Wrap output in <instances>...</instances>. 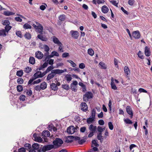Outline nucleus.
I'll return each instance as SVG.
<instances>
[{"mask_svg": "<svg viewBox=\"0 0 152 152\" xmlns=\"http://www.w3.org/2000/svg\"><path fill=\"white\" fill-rule=\"evenodd\" d=\"M33 137L34 139V140L36 141H37L39 142H41L42 141V138L37 136V134H35L33 135Z\"/></svg>", "mask_w": 152, "mask_h": 152, "instance_id": "9b49d317", "label": "nucleus"}, {"mask_svg": "<svg viewBox=\"0 0 152 152\" xmlns=\"http://www.w3.org/2000/svg\"><path fill=\"white\" fill-rule=\"evenodd\" d=\"M23 73V70H19L17 71L16 75L18 76L21 77L22 76Z\"/></svg>", "mask_w": 152, "mask_h": 152, "instance_id": "c03bdc74", "label": "nucleus"}, {"mask_svg": "<svg viewBox=\"0 0 152 152\" xmlns=\"http://www.w3.org/2000/svg\"><path fill=\"white\" fill-rule=\"evenodd\" d=\"M124 71L125 74L128 75L130 73V71L128 67L127 66H125L124 67Z\"/></svg>", "mask_w": 152, "mask_h": 152, "instance_id": "bb28decb", "label": "nucleus"}, {"mask_svg": "<svg viewBox=\"0 0 152 152\" xmlns=\"http://www.w3.org/2000/svg\"><path fill=\"white\" fill-rule=\"evenodd\" d=\"M62 87L64 89L66 90H68L69 88V86L67 84L63 85Z\"/></svg>", "mask_w": 152, "mask_h": 152, "instance_id": "bf43d9fd", "label": "nucleus"}, {"mask_svg": "<svg viewBox=\"0 0 152 152\" xmlns=\"http://www.w3.org/2000/svg\"><path fill=\"white\" fill-rule=\"evenodd\" d=\"M108 125L109 129L110 130H113V126L112 123L111 122H109L108 123Z\"/></svg>", "mask_w": 152, "mask_h": 152, "instance_id": "09e8293b", "label": "nucleus"}, {"mask_svg": "<svg viewBox=\"0 0 152 152\" xmlns=\"http://www.w3.org/2000/svg\"><path fill=\"white\" fill-rule=\"evenodd\" d=\"M24 146L26 148V149L27 150L30 149L31 147V145L28 143H26L25 144Z\"/></svg>", "mask_w": 152, "mask_h": 152, "instance_id": "4d7b16f0", "label": "nucleus"}, {"mask_svg": "<svg viewBox=\"0 0 152 152\" xmlns=\"http://www.w3.org/2000/svg\"><path fill=\"white\" fill-rule=\"evenodd\" d=\"M139 91L140 93L144 92L147 93V91L146 90L144 89L143 88H141L139 89Z\"/></svg>", "mask_w": 152, "mask_h": 152, "instance_id": "338daca9", "label": "nucleus"}, {"mask_svg": "<svg viewBox=\"0 0 152 152\" xmlns=\"http://www.w3.org/2000/svg\"><path fill=\"white\" fill-rule=\"evenodd\" d=\"M17 91L19 92L22 91L23 90V87L20 85H18L17 86Z\"/></svg>", "mask_w": 152, "mask_h": 152, "instance_id": "58836bf2", "label": "nucleus"}, {"mask_svg": "<svg viewBox=\"0 0 152 152\" xmlns=\"http://www.w3.org/2000/svg\"><path fill=\"white\" fill-rule=\"evenodd\" d=\"M95 118L90 116V117L87 119V122L88 124H91L95 121Z\"/></svg>", "mask_w": 152, "mask_h": 152, "instance_id": "4be33fe9", "label": "nucleus"}, {"mask_svg": "<svg viewBox=\"0 0 152 152\" xmlns=\"http://www.w3.org/2000/svg\"><path fill=\"white\" fill-rule=\"evenodd\" d=\"M132 36L135 39H139L140 36V33L138 31L133 32L132 33Z\"/></svg>", "mask_w": 152, "mask_h": 152, "instance_id": "6e6552de", "label": "nucleus"}, {"mask_svg": "<svg viewBox=\"0 0 152 152\" xmlns=\"http://www.w3.org/2000/svg\"><path fill=\"white\" fill-rule=\"evenodd\" d=\"M54 69L53 66H50L48 67L46 70L44 72L45 74H46L47 73H48L50 71H51Z\"/></svg>", "mask_w": 152, "mask_h": 152, "instance_id": "6ab92c4d", "label": "nucleus"}, {"mask_svg": "<svg viewBox=\"0 0 152 152\" xmlns=\"http://www.w3.org/2000/svg\"><path fill=\"white\" fill-rule=\"evenodd\" d=\"M29 63L32 64H34L35 62V59L33 57H30L29 59Z\"/></svg>", "mask_w": 152, "mask_h": 152, "instance_id": "a878e982", "label": "nucleus"}, {"mask_svg": "<svg viewBox=\"0 0 152 152\" xmlns=\"http://www.w3.org/2000/svg\"><path fill=\"white\" fill-rule=\"evenodd\" d=\"M37 31L40 34H42L43 32V27L42 26H40L39 27H38L36 29Z\"/></svg>", "mask_w": 152, "mask_h": 152, "instance_id": "b1692460", "label": "nucleus"}, {"mask_svg": "<svg viewBox=\"0 0 152 152\" xmlns=\"http://www.w3.org/2000/svg\"><path fill=\"white\" fill-rule=\"evenodd\" d=\"M12 27L10 26H6L5 27V31L7 33H8V31L11 29Z\"/></svg>", "mask_w": 152, "mask_h": 152, "instance_id": "4c0bfd02", "label": "nucleus"}, {"mask_svg": "<svg viewBox=\"0 0 152 152\" xmlns=\"http://www.w3.org/2000/svg\"><path fill=\"white\" fill-rule=\"evenodd\" d=\"M17 83L19 84H22L23 83V80L21 78H18L17 80Z\"/></svg>", "mask_w": 152, "mask_h": 152, "instance_id": "8fccbe9b", "label": "nucleus"}, {"mask_svg": "<svg viewBox=\"0 0 152 152\" xmlns=\"http://www.w3.org/2000/svg\"><path fill=\"white\" fill-rule=\"evenodd\" d=\"M65 78L68 82H70L72 79L71 75L70 74L66 75L65 77Z\"/></svg>", "mask_w": 152, "mask_h": 152, "instance_id": "cd10ccee", "label": "nucleus"}, {"mask_svg": "<svg viewBox=\"0 0 152 152\" xmlns=\"http://www.w3.org/2000/svg\"><path fill=\"white\" fill-rule=\"evenodd\" d=\"M85 64L83 63H81L79 65V67L81 69H83L85 67Z\"/></svg>", "mask_w": 152, "mask_h": 152, "instance_id": "774afa93", "label": "nucleus"}, {"mask_svg": "<svg viewBox=\"0 0 152 152\" xmlns=\"http://www.w3.org/2000/svg\"><path fill=\"white\" fill-rule=\"evenodd\" d=\"M81 110L82 111L86 112L88 109V107L86 104L85 102H82L81 104Z\"/></svg>", "mask_w": 152, "mask_h": 152, "instance_id": "9d476101", "label": "nucleus"}, {"mask_svg": "<svg viewBox=\"0 0 152 152\" xmlns=\"http://www.w3.org/2000/svg\"><path fill=\"white\" fill-rule=\"evenodd\" d=\"M6 32L4 29H3L0 30V36L2 37H5L6 35Z\"/></svg>", "mask_w": 152, "mask_h": 152, "instance_id": "c756f323", "label": "nucleus"}, {"mask_svg": "<svg viewBox=\"0 0 152 152\" xmlns=\"http://www.w3.org/2000/svg\"><path fill=\"white\" fill-rule=\"evenodd\" d=\"M124 121L127 124H132V121L128 118L124 119Z\"/></svg>", "mask_w": 152, "mask_h": 152, "instance_id": "e433bc0d", "label": "nucleus"}, {"mask_svg": "<svg viewBox=\"0 0 152 152\" xmlns=\"http://www.w3.org/2000/svg\"><path fill=\"white\" fill-rule=\"evenodd\" d=\"M88 53L91 56H93L94 54V51L92 49H89L88 51Z\"/></svg>", "mask_w": 152, "mask_h": 152, "instance_id": "ea45409f", "label": "nucleus"}, {"mask_svg": "<svg viewBox=\"0 0 152 152\" xmlns=\"http://www.w3.org/2000/svg\"><path fill=\"white\" fill-rule=\"evenodd\" d=\"M99 64L102 67V68L103 69H105L106 68V66L105 65V64L102 62H100Z\"/></svg>", "mask_w": 152, "mask_h": 152, "instance_id": "5fc2aeb1", "label": "nucleus"}, {"mask_svg": "<svg viewBox=\"0 0 152 152\" xmlns=\"http://www.w3.org/2000/svg\"><path fill=\"white\" fill-rule=\"evenodd\" d=\"M45 51L47 52V53L48 55L49 54V52L48 51L50 50V48L49 47L46 45H43V48Z\"/></svg>", "mask_w": 152, "mask_h": 152, "instance_id": "5701e85b", "label": "nucleus"}, {"mask_svg": "<svg viewBox=\"0 0 152 152\" xmlns=\"http://www.w3.org/2000/svg\"><path fill=\"white\" fill-rule=\"evenodd\" d=\"M145 53L146 56H149L150 55L151 52L149 50V49L147 46L145 47Z\"/></svg>", "mask_w": 152, "mask_h": 152, "instance_id": "4468645a", "label": "nucleus"}, {"mask_svg": "<svg viewBox=\"0 0 152 152\" xmlns=\"http://www.w3.org/2000/svg\"><path fill=\"white\" fill-rule=\"evenodd\" d=\"M111 86L112 89L114 90H116L117 87L113 82H111Z\"/></svg>", "mask_w": 152, "mask_h": 152, "instance_id": "79ce46f5", "label": "nucleus"}, {"mask_svg": "<svg viewBox=\"0 0 152 152\" xmlns=\"http://www.w3.org/2000/svg\"><path fill=\"white\" fill-rule=\"evenodd\" d=\"M65 19V16L64 15H61L59 17V19L61 21L64 20Z\"/></svg>", "mask_w": 152, "mask_h": 152, "instance_id": "c9c22d12", "label": "nucleus"}, {"mask_svg": "<svg viewBox=\"0 0 152 152\" xmlns=\"http://www.w3.org/2000/svg\"><path fill=\"white\" fill-rule=\"evenodd\" d=\"M89 129L91 132H95L96 129V127L92 124H91L89 127Z\"/></svg>", "mask_w": 152, "mask_h": 152, "instance_id": "dca6fc26", "label": "nucleus"}, {"mask_svg": "<svg viewBox=\"0 0 152 152\" xmlns=\"http://www.w3.org/2000/svg\"><path fill=\"white\" fill-rule=\"evenodd\" d=\"M93 94L91 92H87L83 96V100L84 102H87L89 101L90 99L93 98Z\"/></svg>", "mask_w": 152, "mask_h": 152, "instance_id": "f257e3e1", "label": "nucleus"}, {"mask_svg": "<svg viewBox=\"0 0 152 152\" xmlns=\"http://www.w3.org/2000/svg\"><path fill=\"white\" fill-rule=\"evenodd\" d=\"M31 71V69L28 66H27L24 70V72L26 73H28Z\"/></svg>", "mask_w": 152, "mask_h": 152, "instance_id": "37998d69", "label": "nucleus"}, {"mask_svg": "<svg viewBox=\"0 0 152 152\" xmlns=\"http://www.w3.org/2000/svg\"><path fill=\"white\" fill-rule=\"evenodd\" d=\"M70 33L72 37L75 39H78L79 36V34L77 31L71 30L70 31Z\"/></svg>", "mask_w": 152, "mask_h": 152, "instance_id": "0eeeda50", "label": "nucleus"}, {"mask_svg": "<svg viewBox=\"0 0 152 152\" xmlns=\"http://www.w3.org/2000/svg\"><path fill=\"white\" fill-rule=\"evenodd\" d=\"M37 38L43 41H47L48 39L47 38L43 36L42 34H38L37 36Z\"/></svg>", "mask_w": 152, "mask_h": 152, "instance_id": "ddd939ff", "label": "nucleus"}, {"mask_svg": "<svg viewBox=\"0 0 152 152\" xmlns=\"http://www.w3.org/2000/svg\"><path fill=\"white\" fill-rule=\"evenodd\" d=\"M35 57L37 58L40 59L42 58L43 56V54L40 51H37L35 53Z\"/></svg>", "mask_w": 152, "mask_h": 152, "instance_id": "1a4fd4ad", "label": "nucleus"}, {"mask_svg": "<svg viewBox=\"0 0 152 152\" xmlns=\"http://www.w3.org/2000/svg\"><path fill=\"white\" fill-rule=\"evenodd\" d=\"M53 41L54 43L56 44L57 45H58L61 43L59 41L58 39L55 36H53Z\"/></svg>", "mask_w": 152, "mask_h": 152, "instance_id": "a211bd4d", "label": "nucleus"}, {"mask_svg": "<svg viewBox=\"0 0 152 152\" xmlns=\"http://www.w3.org/2000/svg\"><path fill=\"white\" fill-rule=\"evenodd\" d=\"M59 46L58 50L60 52H64V50L63 48V45L61 43L58 45Z\"/></svg>", "mask_w": 152, "mask_h": 152, "instance_id": "2f4dec72", "label": "nucleus"}, {"mask_svg": "<svg viewBox=\"0 0 152 152\" xmlns=\"http://www.w3.org/2000/svg\"><path fill=\"white\" fill-rule=\"evenodd\" d=\"M37 72H39L40 73H38V75L39 77H43L44 75H45V74L44 72H43L42 73L40 71H37Z\"/></svg>", "mask_w": 152, "mask_h": 152, "instance_id": "6e6d98bb", "label": "nucleus"}, {"mask_svg": "<svg viewBox=\"0 0 152 152\" xmlns=\"http://www.w3.org/2000/svg\"><path fill=\"white\" fill-rule=\"evenodd\" d=\"M16 34L18 37H19L20 38H22L23 37L21 32L20 31H17L16 32Z\"/></svg>", "mask_w": 152, "mask_h": 152, "instance_id": "864d4df0", "label": "nucleus"}, {"mask_svg": "<svg viewBox=\"0 0 152 152\" xmlns=\"http://www.w3.org/2000/svg\"><path fill=\"white\" fill-rule=\"evenodd\" d=\"M3 14L4 15L6 16H10L13 15L15 14V13L9 11H6L4 12Z\"/></svg>", "mask_w": 152, "mask_h": 152, "instance_id": "393cba45", "label": "nucleus"}, {"mask_svg": "<svg viewBox=\"0 0 152 152\" xmlns=\"http://www.w3.org/2000/svg\"><path fill=\"white\" fill-rule=\"evenodd\" d=\"M92 147L95 146L96 147H98L99 146V144L97 142L96 140H93L92 141Z\"/></svg>", "mask_w": 152, "mask_h": 152, "instance_id": "473e14b6", "label": "nucleus"}, {"mask_svg": "<svg viewBox=\"0 0 152 152\" xmlns=\"http://www.w3.org/2000/svg\"><path fill=\"white\" fill-rule=\"evenodd\" d=\"M67 140H66L67 142H72L73 141V139H74V137L73 136H68Z\"/></svg>", "mask_w": 152, "mask_h": 152, "instance_id": "c85d7f7f", "label": "nucleus"}, {"mask_svg": "<svg viewBox=\"0 0 152 152\" xmlns=\"http://www.w3.org/2000/svg\"><path fill=\"white\" fill-rule=\"evenodd\" d=\"M53 145H48L44 146L43 148L45 151H48L53 148Z\"/></svg>", "mask_w": 152, "mask_h": 152, "instance_id": "412c9836", "label": "nucleus"}, {"mask_svg": "<svg viewBox=\"0 0 152 152\" xmlns=\"http://www.w3.org/2000/svg\"><path fill=\"white\" fill-rule=\"evenodd\" d=\"M134 0H129L128 1V3L129 5L132 6L134 4Z\"/></svg>", "mask_w": 152, "mask_h": 152, "instance_id": "680f3d73", "label": "nucleus"}, {"mask_svg": "<svg viewBox=\"0 0 152 152\" xmlns=\"http://www.w3.org/2000/svg\"><path fill=\"white\" fill-rule=\"evenodd\" d=\"M23 28L25 29H31V26L28 23H26L24 25Z\"/></svg>", "mask_w": 152, "mask_h": 152, "instance_id": "f704fd0d", "label": "nucleus"}, {"mask_svg": "<svg viewBox=\"0 0 152 152\" xmlns=\"http://www.w3.org/2000/svg\"><path fill=\"white\" fill-rule=\"evenodd\" d=\"M51 54L52 55L53 57L54 56H59V53L56 51H53L52 52Z\"/></svg>", "mask_w": 152, "mask_h": 152, "instance_id": "13d9d810", "label": "nucleus"}, {"mask_svg": "<svg viewBox=\"0 0 152 152\" xmlns=\"http://www.w3.org/2000/svg\"><path fill=\"white\" fill-rule=\"evenodd\" d=\"M109 9L108 7L106 5L103 6L102 8V11L104 13H106L108 11Z\"/></svg>", "mask_w": 152, "mask_h": 152, "instance_id": "2eb2a0df", "label": "nucleus"}, {"mask_svg": "<svg viewBox=\"0 0 152 152\" xmlns=\"http://www.w3.org/2000/svg\"><path fill=\"white\" fill-rule=\"evenodd\" d=\"M3 24L6 26H8L10 24V22L9 20H5L4 21V22L2 23Z\"/></svg>", "mask_w": 152, "mask_h": 152, "instance_id": "603ef678", "label": "nucleus"}, {"mask_svg": "<svg viewBox=\"0 0 152 152\" xmlns=\"http://www.w3.org/2000/svg\"><path fill=\"white\" fill-rule=\"evenodd\" d=\"M97 138L98 140H100V141L102 142L103 141V138L102 136V133H99L97 136Z\"/></svg>", "mask_w": 152, "mask_h": 152, "instance_id": "7c9ffc66", "label": "nucleus"}, {"mask_svg": "<svg viewBox=\"0 0 152 152\" xmlns=\"http://www.w3.org/2000/svg\"><path fill=\"white\" fill-rule=\"evenodd\" d=\"M57 70V71L58 73V74H61L62 73H64L65 72H67V69H64V70H61V69H56Z\"/></svg>", "mask_w": 152, "mask_h": 152, "instance_id": "a18cd8bd", "label": "nucleus"}, {"mask_svg": "<svg viewBox=\"0 0 152 152\" xmlns=\"http://www.w3.org/2000/svg\"><path fill=\"white\" fill-rule=\"evenodd\" d=\"M40 86L42 90H45L47 88V83L45 82H43L41 84Z\"/></svg>", "mask_w": 152, "mask_h": 152, "instance_id": "aec40b11", "label": "nucleus"}, {"mask_svg": "<svg viewBox=\"0 0 152 152\" xmlns=\"http://www.w3.org/2000/svg\"><path fill=\"white\" fill-rule=\"evenodd\" d=\"M58 74L56 69H53L51 71L50 73L47 76L46 80L49 81L55 77L56 74Z\"/></svg>", "mask_w": 152, "mask_h": 152, "instance_id": "7ed1b4c3", "label": "nucleus"}, {"mask_svg": "<svg viewBox=\"0 0 152 152\" xmlns=\"http://www.w3.org/2000/svg\"><path fill=\"white\" fill-rule=\"evenodd\" d=\"M69 56V53H63L62 55V57L63 58H66Z\"/></svg>", "mask_w": 152, "mask_h": 152, "instance_id": "69168bd1", "label": "nucleus"}, {"mask_svg": "<svg viewBox=\"0 0 152 152\" xmlns=\"http://www.w3.org/2000/svg\"><path fill=\"white\" fill-rule=\"evenodd\" d=\"M67 61L71 64V65L73 67H75L76 66V64L72 61L67 60Z\"/></svg>", "mask_w": 152, "mask_h": 152, "instance_id": "a19ab883", "label": "nucleus"}, {"mask_svg": "<svg viewBox=\"0 0 152 152\" xmlns=\"http://www.w3.org/2000/svg\"><path fill=\"white\" fill-rule=\"evenodd\" d=\"M42 80V79H39L38 80L34 81L33 83V84H37L40 82Z\"/></svg>", "mask_w": 152, "mask_h": 152, "instance_id": "e2e57ef3", "label": "nucleus"}, {"mask_svg": "<svg viewBox=\"0 0 152 152\" xmlns=\"http://www.w3.org/2000/svg\"><path fill=\"white\" fill-rule=\"evenodd\" d=\"M96 111L95 109H93L91 111V115L90 116L95 118Z\"/></svg>", "mask_w": 152, "mask_h": 152, "instance_id": "49530a36", "label": "nucleus"}, {"mask_svg": "<svg viewBox=\"0 0 152 152\" xmlns=\"http://www.w3.org/2000/svg\"><path fill=\"white\" fill-rule=\"evenodd\" d=\"M63 143V140L60 138H56L53 142V144L56 146H60Z\"/></svg>", "mask_w": 152, "mask_h": 152, "instance_id": "20e7f679", "label": "nucleus"}, {"mask_svg": "<svg viewBox=\"0 0 152 152\" xmlns=\"http://www.w3.org/2000/svg\"><path fill=\"white\" fill-rule=\"evenodd\" d=\"M38 73H40V72H37L36 73H35L34 75L33 78L34 79V80L37 78L39 77L38 75Z\"/></svg>", "mask_w": 152, "mask_h": 152, "instance_id": "0e129e2a", "label": "nucleus"}, {"mask_svg": "<svg viewBox=\"0 0 152 152\" xmlns=\"http://www.w3.org/2000/svg\"><path fill=\"white\" fill-rule=\"evenodd\" d=\"M32 148L34 150L38 149L39 147V144L37 143H35L34 144L32 145Z\"/></svg>", "mask_w": 152, "mask_h": 152, "instance_id": "72a5a7b5", "label": "nucleus"}, {"mask_svg": "<svg viewBox=\"0 0 152 152\" xmlns=\"http://www.w3.org/2000/svg\"><path fill=\"white\" fill-rule=\"evenodd\" d=\"M50 135V132L48 130L44 131L42 133V138H43L45 142H47V139L46 138L47 137H48Z\"/></svg>", "mask_w": 152, "mask_h": 152, "instance_id": "39448f33", "label": "nucleus"}, {"mask_svg": "<svg viewBox=\"0 0 152 152\" xmlns=\"http://www.w3.org/2000/svg\"><path fill=\"white\" fill-rule=\"evenodd\" d=\"M126 111L127 113L131 116V117H132L133 116V113L130 106H128L126 107Z\"/></svg>", "mask_w": 152, "mask_h": 152, "instance_id": "f8f14e48", "label": "nucleus"}, {"mask_svg": "<svg viewBox=\"0 0 152 152\" xmlns=\"http://www.w3.org/2000/svg\"><path fill=\"white\" fill-rule=\"evenodd\" d=\"M110 2L114 5L118 7V2L116 1L115 0L110 1Z\"/></svg>", "mask_w": 152, "mask_h": 152, "instance_id": "de8ad7c7", "label": "nucleus"}, {"mask_svg": "<svg viewBox=\"0 0 152 152\" xmlns=\"http://www.w3.org/2000/svg\"><path fill=\"white\" fill-rule=\"evenodd\" d=\"M78 84V83L77 81H74L73 83H71L70 85L71 89L74 91L76 92L77 91V86Z\"/></svg>", "mask_w": 152, "mask_h": 152, "instance_id": "423d86ee", "label": "nucleus"}, {"mask_svg": "<svg viewBox=\"0 0 152 152\" xmlns=\"http://www.w3.org/2000/svg\"><path fill=\"white\" fill-rule=\"evenodd\" d=\"M50 87L52 90L54 91H56L58 89L57 85L55 83H51L50 85Z\"/></svg>", "mask_w": 152, "mask_h": 152, "instance_id": "f3484780", "label": "nucleus"}, {"mask_svg": "<svg viewBox=\"0 0 152 152\" xmlns=\"http://www.w3.org/2000/svg\"><path fill=\"white\" fill-rule=\"evenodd\" d=\"M26 38L27 39H30L31 38V35L30 34L28 33H26L24 35Z\"/></svg>", "mask_w": 152, "mask_h": 152, "instance_id": "3c124183", "label": "nucleus"}, {"mask_svg": "<svg viewBox=\"0 0 152 152\" xmlns=\"http://www.w3.org/2000/svg\"><path fill=\"white\" fill-rule=\"evenodd\" d=\"M137 55L138 56V57L141 59H143L144 58L143 56L142 55V53L140 51L138 52Z\"/></svg>", "mask_w": 152, "mask_h": 152, "instance_id": "052dcab7", "label": "nucleus"}, {"mask_svg": "<svg viewBox=\"0 0 152 152\" xmlns=\"http://www.w3.org/2000/svg\"><path fill=\"white\" fill-rule=\"evenodd\" d=\"M78 129L77 126L75 127L73 126H71L67 128V132L69 134H72L76 132Z\"/></svg>", "mask_w": 152, "mask_h": 152, "instance_id": "f03ea898", "label": "nucleus"}]
</instances>
